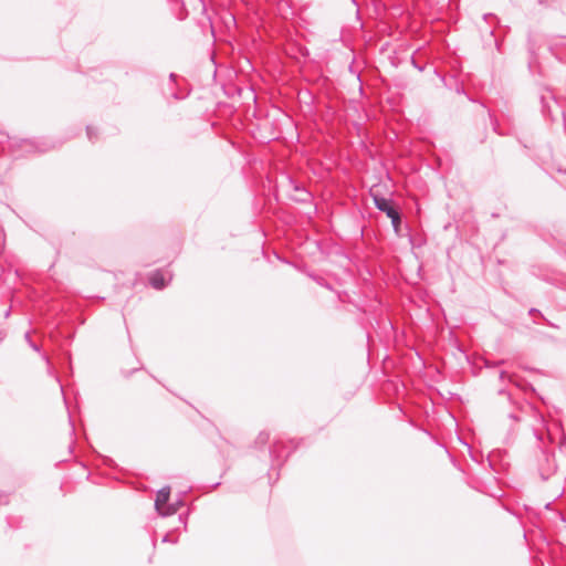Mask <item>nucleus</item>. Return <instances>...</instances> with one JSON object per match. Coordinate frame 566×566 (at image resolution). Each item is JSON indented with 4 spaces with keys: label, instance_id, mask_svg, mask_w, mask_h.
<instances>
[{
    "label": "nucleus",
    "instance_id": "obj_3",
    "mask_svg": "<svg viewBox=\"0 0 566 566\" xmlns=\"http://www.w3.org/2000/svg\"><path fill=\"white\" fill-rule=\"evenodd\" d=\"M171 280V276L168 279L163 271H155L149 276V284L156 290H163L167 286L168 282Z\"/></svg>",
    "mask_w": 566,
    "mask_h": 566
},
{
    "label": "nucleus",
    "instance_id": "obj_5",
    "mask_svg": "<svg viewBox=\"0 0 566 566\" xmlns=\"http://www.w3.org/2000/svg\"><path fill=\"white\" fill-rule=\"evenodd\" d=\"M280 443L279 441H276L272 448L270 449V453L273 458V462L281 459L282 454H281V451L279 450V447H280Z\"/></svg>",
    "mask_w": 566,
    "mask_h": 566
},
{
    "label": "nucleus",
    "instance_id": "obj_12",
    "mask_svg": "<svg viewBox=\"0 0 566 566\" xmlns=\"http://www.w3.org/2000/svg\"><path fill=\"white\" fill-rule=\"evenodd\" d=\"M316 282H317L318 284H321V285H323V286L327 287V289H331V286H329L328 284H324V283H323V279H317V280H316Z\"/></svg>",
    "mask_w": 566,
    "mask_h": 566
},
{
    "label": "nucleus",
    "instance_id": "obj_19",
    "mask_svg": "<svg viewBox=\"0 0 566 566\" xmlns=\"http://www.w3.org/2000/svg\"><path fill=\"white\" fill-rule=\"evenodd\" d=\"M4 337L3 332L0 331V340Z\"/></svg>",
    "mask_w": 566,
    "mask_h": 566
},
{
    "label": "nucleus",
    "instance_id": "obj_8",
    "mask_svg": "<svg viewBox=\"0 0 566 566\" xmlns=\"http://www.w3.org/2000/svg\"><path fill=\"white\" fill-rule=\"evenodd\" d=\"M86 134H87L88 139L91 142H93L96 134H95V130H94V128L92 126H87L86 127Z\"/></svg>",
    "mask_w": 566,
    "mask_h": 566
},
{
    "label": "nucleus",
    "instance_id": "obj_9",
    "mask_svg": "<svg viewBox=\"0 0 566 566\" xmlns=\"http://www.w3.org/2000/svg\"><path fill=\"white\" fill-rule=\"evenodd\" d=\"M164 543H176L177 539L171 538L170 534H166L163 538Z\"/></svg>",
    "mask_w": 566,
    "mask_h": 566
},
{
    "label": "nucleus",
    "instance_id": "obj_13",
    "mask_svg": "<svg viewBox=\"0 0 566 566\" xmlns=\"http://www.w3.org/2000/svg\"><path fill=\"white\" fill-rule=\"evenodd\" d=\"M535 313L541 315L538 310H536V308H531L530 310V314H535Z\"/></svg>",
    "mask_w": 566,
    "mask_h": 566
},
{
    "label": "nucleus",
    "instance_id": "obj_17",
    "mask_svg": "<svg viewBox=\"0 0 566 566\" xmlns=\"http://www.w3.org/2000/svg\"><path fill=\"white\" fill-rule=\"evenodd\" d=\"M199 2V4L202 7V9H205V4L202 3L201 0H197Z\"/></svg>",
    "mask_w": 566,
    "mask_h": 566
},
{
    "label": "nucleus",
    "instance_id": "obj_6",
    "mask_svg": "<svg viewBox=\"0 0 566 566\" xmlns=\"http://www.w3.org/2000/svg\"><path fill=\"white\" fill-rule=\"evenodd\" d=\"M24 338L27 340V343L29 344V346L36 353H40V347L31 339V336H30V333L27 332L24 334Z\"/></svg>",
    "mask_w": 566,
    "mask_h": 566
},
{
    "label": "nucleus",
    "instance_id": "obj_15",
    "mask_svg": "<svg viewBox=\"0 0 566 566\" xmlns=\"http://www.w3.org/2000/svg\"><path fill=\"white\" fill-rule=\"evenodd\" d=\"M7 503H8L7 499H2V497L0 499V504H7Z\"/></svg>",
    "mask_w": 566,
    "mask_h": 566
},
{
    "label": "nucleus",
    "instance_id": "obj_18",
    "mask_svg": "<svg viewBox=\"0 0 566 566\" xmlns=\"http://www.w3.org/2000/svg\"><path fill=\"white\" fill-rule=\"evenodd\" d=\"M10 315V310L6 311L4 316L8 317Z\"/></svg>",
    "mask_w": 566,
    "mask_h": 566
},
{
    "label": "nucleus",
    "instance_id": "obj_4",
    "mask_svg": "<svg viewBox=\"0 0 566 566\" xmlns=\"http://www.w3.org/2000/svg\"><path fill=\"white\" fill-rule=\"evenodd\" d=\"M389 219L391 220V224H392V228H394L395 232L398 233L400 224H401L400 212L396 211V214H392L391 217H389Z\"/></svg>",
    "mask_w": 566,
    "mask_h": 566
},
{
    "label": "nucleus",
    "instance_id": "obj_7",
    "mask_svg": "<svg viewBox=\"0 0 566 566\" xmlns=\"http://www.w3.org/2000/svg\"><path fill=\"white\" fill-rule=\"evenodd\" d=\"M269 439H270V434L268 432H260V434L256 438V443L265 444V443H268Z\"/></svg>",
    "mask_w": 566,
    "mask_h": 566
},
{
    "label": "nucleus",
    "instance_id": "obj_2",
    "mask_svg": "<svg viewBox=\"0 0 566 566\" xmlns=\"http://www.w3.org/2000/svg\"><path fill=\"white\" fill-rule=\"evenodd\" d=\"M371 197L375 207L379 211L385 212L388 218L391 217L392 214H396V211H398V209L392 205V201L390 199H387L377 193H371Z\"/></svg>",
    "mask_w": 566,
    "mask_h": 566
},
{
    "label": "nucleus",
    "instance_id": "obj_14",
    "mask_svg": "<svg viewBox=\"0 0 566 566\" xmlns=\"http://www.w3.org/2000/svg\"><path fill=\"white\" fill-rule=\"evenodd\" d=\"M560 184H563L564 186H566V174L564 176V179L559 180Z\"/></svg>",
    "mask_w": 566,
    "mask_h": 566
},
{
    "label": "nucleus",
    "instance_id": "obj_11",
    "mask_svg": "<svg viewBox=\"0 0 566 566\" xmlns=\"http://www.w3.org/2000/svg\"><path fill=\"white\" fill-rule=\"evenodd\" d=\"M302 193H303V197H302V198H300L298 200H300V201H307V200H308V198H310V193H308V192H306V191H304V190L302 191Z\"/></svg>",
    "mask_w": 566,
    "mask_h": 566
},
{
    "label": "nucleus",
    "instance_id": "obj_10",
    "mask_svg": "<svg viewBox=\"0 0 566 566\" xmlns=\"http://www.w3.org/2000/svg\"><path fill=\"white\" fill-rule=\"evenodd\" d=\"M454 91H455L458 94H464V88H463V86H462V85H459L458 83H455Z\"/></svg>",
    "mask_w": 566,
    "mask_h": 566
},
{
    "label": "nucleus",
    "instance_id": "obj_16",
    "mask_svg": "<svg viewBox=\"0 0 566 566\" xmlns=\"http://www.w3.org/2000/svg\"><path fill=\"white\" fill-rule=\"evenodd\" d=\"M505 376H506V373L505 371H501V374H500L501 379H503Z\"/></svg>",
    "mask_w": 566,
    "mask_h": 566
},
{
    "label": "nucleus",
    "instance_id": "obj_1",
    "mask_svg": "<svg viewBox=\"0 0 566 566\" xmlns=\"http://www.w3.org/2000/svg\"><path fill=\"white\" fill-rule=\"evenodd\" d=\"M169 496H170V488L169 486H164L157 492L155 507L161 516H169V515L175 514L178 510V505L181 504V502L178 501L176 504H170V505L166 506V504L169 500Z\"/></svg>",
    "mask_w": 566,
    "mask_h": 566
}]
</instances>
